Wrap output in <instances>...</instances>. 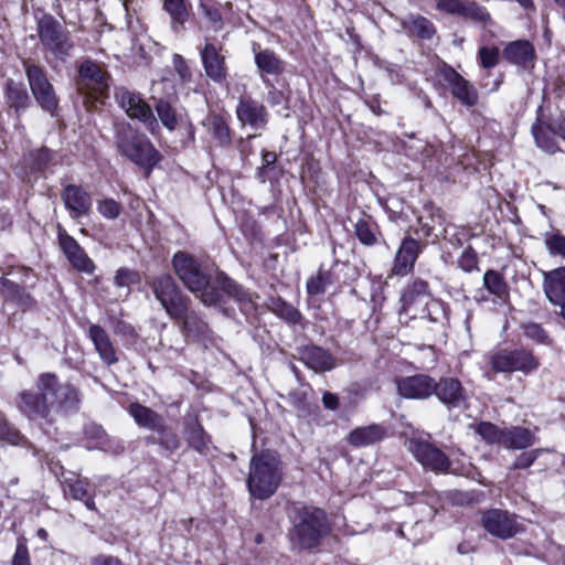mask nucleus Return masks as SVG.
Returning a JSON list of instances; mask_svg holds the SVG:
<instances>
[{
    "instance_id": "c756f323",
    "label": "nucleus",
    "mask_w": 565,
    "mask_h": 565,
    "mask_svg": "<svg viewBox=\"0 0 565 565\" xmlns=\"http://www.w3.org/2000/svg\"><path fill=\"white\" fill-rule=\"evenodd\" d=\"M221 7L216 0H199V19L211 31L217 32L223 26Z\"/></svg>"
},
{
    "instance_id": "13d9d810",
    "label": "nucleus",
    "mask_w": 565,
    "mask_h": 565,
    "mask_svg": "<svg viewBox=\"0 0 565 565\" xmlns=\"http://www.w3.org/2000/svg\"><path fill=\"white\" fill-rule=\"evenodd\" d=\"M173 65L183 83L191 81V71L181 55H173Z\"/></svg>"
},
{
    "instance_id": "603ef678",
    "label": "nucleus",
    "mask_w": 565,
    "mask_h": 565,
    "mask_svg": "<svg viewBox=\"0 0 565 565\" xmlns=\"http://www.w3.org/2000/svg\"><path fill=\"white\" fill-rule=\"evenodd\" d=\"M466 0H436V8L450 14L461 17Z\"/></svg>"
},
{
    "instance_id": "4d7b16f0",
    "label": "nucleus",
    "mask_w": 565,
    "mask_h": 565,
    "mask_svg": "<svg viewBox=\"0 0 565 565\" xmlns=\"http://www.w3.org/2000/svg\"><path fill=\"white\" fill-rule=\"evenodd\" d=\"M0 439L7 440L12 445H19L23 437L19 431L11 429L6 423L0 420Z\"/></svg>"
},
{
    "instance_id": "7c9ffc66",
    "label": "nucleus",
    "mask_w": 565,
    "mask_h": 565,
    "mask_svg": "<svg viewBox=\"0 0 565 565\" xmlns=\"http://www.w3.org/2000/svg\"><path fill=\"white\" fill-rule=\"evenodd\" d=\"M128 412L138 426L151 431H154L164 422L160 414L139 403H131Z\"/></svg>"
},
{
    "instance_id": "ea45409f",
    "label": "nucleus",
    "mask_w": 565,
    "mask_h": 565,
    "mask_svg": "<svg viewBox=\"0 0 565 565\" xmlns=\"http://www.w3.org/2000/svg\"><path fill=\"white\" fill-rule=\"evenodd\" d=\"M255 62L259 70L268 74H279L282 71L280 60L269 50L256 52Z\"/></svg>"
},
{
    "instance_id": "cd10ccee",
    "label": "nucleus",
    "mask_w": 565,
    "mask_h": 565,
    "mask_svg": "<svg viewBox=\"0 0 565 565\" xmlns=\"http://www.w3.org/2000/svg\"><path fill=\"white\" fill-rule=\"evenodd\" d=\"M202 61L206 75L214 82L221 83L226 77L224 57L212 44H206L202 51Z\"/></svg>"
},
{
    "instance_id": "6e6552de",
    "label": "nucleus",
    "mask_w": 565,
    "mask_h": 565,
    "mask_svg": "<svg viewBox=\"0 0 565 565\" xmlns=\"http://www.w3.org/2000/svg\"><path fill=\"white\" fill-rule=\"evenodd\" d=\"M76 87L84 97L103 98L108 95L110 76L103 65L85 60L78 66Z\"/></svg>"
},
{
    "instance_id": "3c124183",
    "label": "nucleus",
    "mask_w": 565,
    "mask_h": 565,
    "mask_svg": "<svg viewBox=\"0 0 565 565\" xmlns=\"http://www.w3.org/2000/svg\"><path fill=\"white\" fill-rule=\"evenodd\" d=\"M408 30L414 35H430L435 32L434 25L431 22L420 15L411 17L408 21Z\"/></svg>"
},
{
    "instance_id": "69168bd1",
    "label": "nucleus",
    "mask_w": 565,
    "mask_h": 565,
    "mask_svg": "<svg viewBox=\"0 0 565 565\" xmlns=\"http://www.w3.org/2000/svg\"><path fill=\"white\" fill-rule=\"evenodd\" d=\"M285 95L281 90L276 89L273 85L267 94V102L271 106L281 105L285 102Z\"/></svg>"
},
{
    "instance_id": "dca6fc26",
    "label": "nucleus",
    "mask_w": 565,
    "mask_h": 565,
    "mask_svg": "<svg viewBox=\"0 0 565 565\" xmlns=\"http://www.w3.org/2000/svg\"><path fill=\"white\" fill-rule=\"evenodd\" d=\"M58 245L75 269L85 274L94 273V262L87 256L77 241L65 231L58 232Z\"/></svg>"
},
{
    "instance_id": "39448f33",
    "label": "nucleus",
    "mask_w": 565,
    "mask_h": 565,
    "mask_svg": "<svg viewBox=\"0 0 565 565\" xmlns=\"http://www.w3.org/2000/svg\"><path fill=\"white\" fill-rule=\"evenodd\" d=\"M115 146L122 157L145 170H151L160 160L150 139L127 124L116 127Z\"/></svg>"
},
{
    "instance_id": "393cba45",
    "label": "nucleus",
    "mask_w": 565,
    "mask_h": 565,
    "mask_svg": "<svg viewBox=\"0 0 565 565\" xmlns=\"http://www.w3.org/2000/svg\"><path fill=\"white\" fill-rule=\"evenodd\" d=\"M88 337L104 363L111 365L118 361L114 344L108 333L100 326L92 324L88 329Z\"/></svg>"
},
{
    "instance_id": "473e14b6",
    "label": "nucleus",
    "mask_w": 565,
    "mask_h": 565,
    "mask_svg": "<svg viewBox=\"0 0 565 565\" xmlns=\"http://www.w3.org/2000/svg\"><path fill=\"white\" fill-rule=\"evenodd\" d=\"M175 320L182 321L183 330L189 338L201 341L210 337L211 331L207 323L203 321L196 313L191 312L189 310V305L186 306L185 315L181 317V319Z\"/></svg>"
},
{
    "instance_id": "5fc2aeb1",
    "label": "nucleus",
    "mask_w": 565,
    "mask_h": 565,
    "mask_svg": "<svg viewBox=\"0 0 565 565\" xmlns=\"http://www.w3.org/2000/svg\"><path fill=\"white\" fill-rule=\"evenodd\" d=\"M33 167L38 170L43 169L52 160V152L47 148H41L30 153Z\"/></svg>"
},
{
    "instance_id": "7ed1b4c3",
    "label": "nucleus",
    "mask_w": 565,
    "mask_h": 565,
    "mask_svg": "<svg viewBox=\"0 0 565 565\" xmlns=\"http://www.w3.org/2000/svg\"><path fill=\"white\" fill-rule=\"evenodd\" d=\"M401 303V310L412 318L418 317L441 327L448 320L446 305L431 297L428 282L422 278H415L404 287Z\"/></svg>"
},
{
    "instance_id": "5701e85b",
    "label": "nucleus",
    "mask_w": 565,
    "mask_h": 565,
    "mask_svg": "<svg viewBox=\"0 0 565 565\" xmlns=\"http://www.w3.org/2000/svg\"><path fill=\"white\" fill-rule=\"evenodd\" d=\"M4 103L17 114L31 105L30 95L22 81L8 78L3 87Z\"/></svg>"
},
{
    "instance_id": "37998d69",
    "label": "nucleus",
    "mask_w": 565,
    "mask_h": 565,
    "mask_svg": "<svg viewBox=\"0 0 565 565\" xmlns=\"http://www.w3.org/2000/svg\"><path fill=\"white\" fill-rule=\"evenodd\" d=\"M163 8L172 18L174 32H179L175 24H183L189 15L184 0H164Z\"/></svg>"
},
{
    "instance_id": "052dcab7",
    "label": "nucleus",
    "mask_w": 565,
    "mask_h": 565,
    "mask_svg": "<svg viewBox=\"0 0 565 565\" xmlns=\"http://www.w3.org/2000/svg\"><path fill=\"white\" fill-rule=\"evenodd\" d=\"M537 457V450L522 452L513 463V469H525L530 467Z\"/></svg>"
},
{
    "instance_id": "4468645a",
    "label": "nucleus",
    "mask_w": 565,
    "mask_h": 565,
    "mask_svg": "<svg viewBox=\"0 0 565 565\" xmlns=\"http://www.w3.org/2000/svg\"><path fill=\"white\" fill-rule=\"evenodd\" d=\"M425 247V241L405 235L394 257L393 274L397 276L408 275L414 269L416 260Z\"/></svg>"
},
{
    "instance_id": "0eeeda50",
    "label": "nucleus",
    "mask_w": 565,
    "mask_h": 565,
    "mask_svg": "<svg viewBox=\"0 0 565 565\" xmlns=\"http://www.w3.org/2000/svg\"><path fill=\"white\" fill-rule=\"evenodd\" d=\"M148 284L156 299L171 319H181L185 315L189 299L182 294L171 275L161 274L153 277Z\"/></svg>"
},
{
    "instance_id": "09e8293b",
    "label": "nucleus",
    "mask_w": 565,
    "mask_h": 565,
    "mask_svg": "<svg viewBox=\"0 0 565 565\" xmlns=\"http://www.w3.org/2000/svg\"><path fill=\"white\" fill-rule=\"evenodd\" d=\"M532 134L534 136L536 145L548 153H554L557 149L556 142L550 134L542 129L540 126L534 125L532 127Z\"/></svg>"
},
{
    "instance_id": "a878e982",
    "label": "nucleus",
    "mask_w": 565,
    "mask_h": 565,
    "mask_svg": "<svg viewBox=\"0 0 565 565\" xmlns=\"http://www.w3.org/2000/svg\"><path fill=\"white\" fill-rule=\"evenodd\" d=\"M444 218L439 209L429 205L425 206L424 214L418 216L417 225L412 228L414 234L422 241H425L435 234L438 226H443Z\"/></svg>"
},
{
    "instance_id": "b1692460",
    "label": "nucleus",
    "mask_w": 565,
    "mask_h": 565,
    "mask_svg": "<svg viewBox=\"0 0 565 565\" xmlns=\"http://www.w3.org/2000/svg\"><path fill=\"white\" fill-rule=\"evenodd\" d=\"M300 360L316 372H326L334 367L333 356L317 345H307L299 350Z\"/></svg>"
},
{
    "instance_id": "e2e57ef3",
    "label": "nucleus",
    "mask_w": 565,
    "mask_h": 565,
    "mask_svg": "<svg viewBox=\"0 0 565 565\" xmlns=\"http://www.w3.org/2000/svg\"><path fill=\"white\" fill-rule=\"evenodd\" d=\"M459 266L465 271H472L477 267L476 255L471 252H463L461 257L459 258Z\"/></svg>"
},
{
    "instance_id": "f03ea898",
    "label": "nucleus",
    "mask_w": 565,
    "mask_h": 565,
    "mask_svg": "<svg viewBox=\"0 0 565 565\" xmlns=\"http://www.w3.org/2000/svg\"><path fill=\"white\" fill-rule=\"evenodd\" d=\"M172 267L183 285L206 306L217 305L226 296L239 303L252 302V296L224 273H217L212 278L202 269L200 263L185 252H177L173 255Z\"/></svg>"
},
{
    "instance_id": "aec40b11",
    "label": "nucleus",
    "mask_w": 565,
    "mask_h": 565,
    "mask_svg": "<svg viewBox=\"0 0 565 565\" xmlns=\"http://www.w3.org/2000/svg\"><path fill=\"white\" fill-rule=\"evenodd\" d=\"M543 289L547 299L561 310L565 305V267L544 273Z\"/></svg>"
},
{
    "instance_id": "9d476101",
    "label": "nucleus",
    "mask_w": 565,
    "mask_h": 565,
    "mask_svg": "<svg viewBox=\"0 0 565 565\" xmlns=\"http://www.w3.org/2000/svg\"><path fill=\"white\" fill-rule=\"evenodd\" d=\"M490 364L493 371L502 373H531L535 371L539 360L524 349L500 350L490 355Z\"/></svg>"
},
{
    "instance_id": "a19ab883",
    "label": "nucleus",
    "mask_w": 565,
    "mask_h": 565,
    "mask_svg": "<svg viewBox=\"0 0 565 565\" xmlns=\"http://www.w3.org/2000/svg\"><path fill=\"white\" fill-rule=\"evenodd\" d=\"M477 433L490 445L504 446L505 429H500L494 424L482 422L478 425Z\"/></svg>"
},
{
    "instance_id": "4c0bfd02",
    "label": "nucleus",
    "mask_w": 565,
    "mask_h": 565,
    "mask_svg": "<svg viewBox=\"0 0 565 565\" xmlns=\"http://www.w3.org/2000/svg\"><path fill=\"white\" fill-rule=\"evenodd\" d=\"M41 41L46 51L61 61L70 55L73 47L68 38H41Z\"/></svg>"
},
{
    "instance_id": "4be33fe9",
    "label": "nucleus",
    "mask_w": 565,
    "mask_h": 565,
    "mask_svg": "<svg viewBox=\"0 0 565 565\" xmlns=\"http://www.w3.org/2000/svg\"><path fill=\"white\" fill-rule=\"evenodd\" d=\"M434 394L448 407H461L466 401L465 388L456 379H443L436 382Z\"/></svg>"
},
{
    "instance_id": "680f3d73",
    "label": "nucleus",
    "mask_w": 565,
    "mask_h": 565,
    "mask_svg": "<svg viewBox=\"0 0 565 565\" xmlns=\"http://www.w3.org/2000/svg\"><path fill=\"white\" fill-rule=\"evenodd\" d=\"M135 273L127 268H120L117 270L115 276V284L118 287H129L135 279Z\"/></svg>"
},
{
    "instance_id": "c9c22d12",
    "label": "nucleus",
    "mask_w": 565,
    "mask_h": 565,
    "mask_svg": "<svg viewBox=\"0 0 565 565\" xmlns=\"http://www.w3.org/2000/svg\"><path fill=\"white\" fill-rule=\"evenodd\" d=\"M65 493L74 500L83 501L88 510H96L95 501L88 493L87 482L81 479L66 480L65 481Z\"/></svg>"
},
{
    "instance_id": "2eb2a0df",
    "label": "nucleus",
    "mask_w": 565,
    "mask_h": 565,
    "mask_svg": "<svg viewBox=\"0 0 565 565\" xmlns=\"http://www.w3.org/2000/svg\"><path fill=\"white\" fill-rule=\"evenodd\" d=\"M397 392L402 397L425 399L434 394L436 381L426 374L399 377L396 380Z\"/></svg>"
},
{
    "instance_id": "0e129e2a",
    "label": "nucleus",
    "mask_w": 565,
    "mask_h": 565,
    "mask_svg": "<svg viewBox=\"0 0 565 565\" xmlns=\"http://www.w3.org/2000/svg\"><path fill=\"white\" fill-rule=\"evenodd\" d=\"M0 292L4 296H14L19 292V287L11 280L0 277Z\"/></svg>"
},
{
    "instance_id": "e433bc0d",
    "label": "nucleus",
    "mask_w": 565,
    "mask_h": 565,
    "mask_svg": "<svg viewBox=\"0 0 565 565\" xmlns=\"http://www.w3.org/2000/svg\"><path fill=\"white\" fill-rule=\"evenodd\" d=\"M354 233L360 243L365 246H373L377 243V226L371 220H359L354 225Z\"/></svg>"
},
{
    "instance_id": "72a5a7b5",
    "label": "nucleus",
    "mask_w": 565,
    "mask_h": 565,
    "mask_svg": "<svg viewBox=\"0 0 565 565\" xmlns=\"http://www.w3.org/2000/svg\"><path fill=\"white\" fill-rule=\"evenodd\" d=\"M535 441V433L525 427L505 428L504 446L509 449H524Z\"/></svg>"
},
{
    "instance_id": "f704fd0d",
    "label": "nucleus",
    "mask_w": 565,
    "mask_h": 565,
    "mask_svg": "<svg viewBox=\"0 0 565 565\" xmlns=\"http://www.w3.org/2000/svg\"><path fill=\"white\" fill-rule=\"evenodd\" d=\"M203 126L206 127L207 131L217 141L218 146L224 147L231 142L230 128L221 116H209L203 121Z\"/></svg>"
},
{
    "instance_id": "a18cd8bd",
    "label": "nucleus",
    "mask_w": 565,
    "mask_h": 565,
    "mask_svg": "<svg viewBox=\"0 0 565 565\" xmlns=\"http://www.w3.org/2000/svg\"><path fill=\"white\" fill-rule=\"evenodd\" d=\"M544 244L550 255L565 258V236L559 232L546 233Z\"/></svg>"
},
{
    "instance_id": "bf43d9fd",
    "label": "nucleus",
    "mask_w": 565,
    "mask_h": 565,
    "mask_svg": "<svg viewBox=\"0 0 565 565\" xmlns=\"http://www.w3.org/2000/svg\"><path fill=\"white\" fill-rule=\"evenodd\" d=\"M524 333L527 338L533 339L537 342H544L546 333L543 328L537 323H527L524 326Z\"/></svg>"
},
{
    "instance_id": "6ab92c4d",
    "label": "nucleus",
    "mask_w": 565,
    "mask_h": 565,
    "mask_svg": "<svg viewBox=\"0 0 565 565\" xmlns=\"http://www.w3.org/2000/svg\"><path fill=\"white\" fill-rule=\"evenodd\" d=\"M236 115L242 124L249 125L256 130L263 129L267 125L266 108L260 103L250 98L239 100L236 107Z\"/></svg>"
},
{
    "instance_id": "774afa93",
    "label": "nucleus",
    "mask_w": 565,
    "mask_h": 565,
    "mask_svg": "<svg viewBox=\"0 0 565 565\" xmlns=\"http://www.w3.org/2000/svg\"><path fill=\"white\" fill-rule=\"evenodd\" d=\"M90 565H122V564L117 557H114L110 555H98L92 559Z\"/></svg>"
},
{
    "instance_id": "9b49d317",
    "label": "nucleus",
    "mask_w": 565,
    "mask_h": 565,
    "mask_svg": "<svg viewBox=\"0 0 565 565\" xmlns=\"http://www.w3.org/2000/svg\"><path fill=\"white\" fill-rule=\"evenodd\" d=\"M407 449L426 469L436 472H446L450 467L448 457L423 437L411 438L407 444Z\"/></svg>"
},
{
    "instance_id": "49530a36",
    "label": "nucleus",
    "mask_w": 565,
    "mask_h": 565,
    "mask_svg": "<svg viewBox=\"0 0 565 565\" xmlns=\"http://www.w3.org/2000/svg\"><path fill=\"white\" fill-rule=\"evenodd\" d=\"M461 17L469 18L481 23H488L491 21L487 9L472 1H466Z\"/></svg>"
},
{
    "instance_id": "f257e3e1",
    "label": "nucleus",
    "mask_w": 565,
    "mask_h": 565,
    "mask_svg": "<svg viewBox=\"0 0 565 565\" xmlns=\"http://www.w3.org/2000/svg\"><path fill=\"white\" fill-rule=\"evenodd\" d=\"M81 394L68 381H61L54 373H42L35 380V391L22 390L15 406L30 420L52 422V413L70 415L79 409Z\"/></svg>"
},
{
    "instance_id": "a211bd4d",
    "label": "nucleus",
    "mask_w": 565,
    "mask_h": 565,
    "mask_svg": "<svg viewBox=\"0 0 565 565\" xmlns=\"http://www.w3.org/2000/svg\"><path fill=\"white\" fill-rule=\"evenodd\" d=\"M444 81L450 87L451 94L461 104L475 106L478 102L477 89L459 73L451 67H446L441 72Z\"/></svg>"
},
{
    "instance_id": "f3484780",
    "label": "nucleus",
    "mask_w": 565,
    "mask_h": 565,
    "mask_svg": "<svg viewBox=\"0 0 565 565\" xmlns=\"http://www.w3.org/2000/svg\"><path fill=\"white\" fill-rule=\"evenodd\" d=\"M61 199L74 220L87 215L92 209V198L87 191L76 184H67L61 192Z\"/></svg>"
},
{
    "instance_id": "6e6d98bb",
    "label": "nucleus",
    "mask_w": 565,
    "mask_h": 565,
    "mask_svg": "<svg viewBox=\"0 0 565 565\" xmlns=\"http://www.w3.org/2000/svg\"><path fill=\"white\" fill-rule=\"evenodd\" d=\"M11 565H31L28 546L21 540L18 541Z\"/></svg>"
},
{
    "instance_id": "58836bf2",
    "label": "nucleus",
    "mask_w": 565,
    "mask_h": 565,
    "mask_svg": "<svg viewBox=\"0 0 565 565\" xmlns=\"http://www.w3.org/2000/svg\"><path fill=\"white\" fill-rule=\"evenodd\" d=\"M483 286L498 298H504L508 295V285L502 275L495 270L490 269L484 273Z\"/></svg>"
},
{
    "instance_id": "de8ad7c7",
    "label": "nucleus",
    "mask_w": 565,
    "mask_h": 565,
    "mask_svg": "<svg viewBox=\"0 0 565 565\" xmlns=\"http://www.w3.org/2000/svg\"><path fill=\"white\" fill-rule=\"evenodd\" d=\"M156 109L162 125L170 130L174 129L177 125V117L171 105L163 99H159L156 103Z\"/></svg>"
},
{
    "instance_id": "bb28decb",
    "label": "nucleus",
    "mask_w": 565,
    "mask_h": 565,
    "mask_svg": "<svg viewBox=\"0 0 565 565\" xmlns=\"http://www.w3.org/2000/svg\"><path fill=\"white\" fill-rule=\"evenodd\" d=\"M504 57L512 64L532 67L535 58V51L527 40L511 42L504 50Z\"/></svg>"
},
{
    "instance_id": "2f4dec72",
    "label": "nucleus",
    "mask_w": 565,
    "mask_h": 565,
    "mask_svg": "<svg viewBox=\"0 0 565 565\" xmlns=\"http://www.w3.org/2000/svg\"><path fill=\"white\" fill-rule=\"evenodd\" d=\"M184 434L190 447L203 454L209 448L210 437L195 417L186 418L184 422Z\"/></svg>"
},
{
    "instance_id": "f8f14e48",
    "label": "nucleus",
    "mask_w": 565,
    "mask_h": 565,
    "mask_svg": "<svg viewBox=\"0 0 565 565\" xmlns=\"http://www.w3.org/2000/svg\"><path fill=\"white\" fill-rule=\"evenodd\" d=\"M481 521L488 533L502 540L510 539L523 530L515 514L501 509L486 511Z\"/></svg>"
},
{
    "instance_id": "79ce46f5",
    "label": "nucleus",
    "mask_w": 565,
    "mask_h": 565,
    "mask_svg": "<svg viewBox=\"0 0 565 565\" xmlns=\"http://www.w3.org/2000/svg\"><path fill=\"white\" fill-rule=\"evenodd\" d=\"M273 312L288 323L296 324L301 320L300 311L292 305L287 303L281 299L274 300L271 303Z\"/></svg>"
},
{
    "instance_id": "8fccbe9b",
    "label": "nucleus",
    "mask_w": 565,
    "mask_h": 565,
    "mask_svg": "<svg viewBox=\"0 0 565 565\" xmlns=\"http://www.w3.org/2000/svg\"><path fill=\"white\" fill-rule=\"evenodd\" d=\"M97 211L107 220H116L122 211L121 205L114 199H103L97 202Z\"/></svg>"
},
{
    "instance_id": "20e7f679",
    "label": "nucleus",
    "mask_w": 565,
    "mask_h": 565,
    "mask_svg": "<svg viewBox=\"0 0 565 565\" xmlns=\"http://www.w3.org/2000/svg\"><path fill=\"white\" fill-rule=\"evenodd\" d=\"M282 479V465L279 456L273 451L255 454L249 462L247 488L257 500L270 498Z\"/></svg>"
},
{
    "instance_id": "c85d7f7f",
    "label": "nucleus",
    "mask_w": 565,
    "mask_h": 565,
    "mask_svg": "<svg viewBox=\"0 0 565 565\" xmlns=\"http://www.w3.org/2000/svg\"><path fill=\"white\" fill-rule=\"evenodd\" d=\"M156 435L146 437L145 441L149 445H159L160 448L168 452H175L181 446V439L175 429L168 426L166 420L154 430Z\"/></svg>"
},
{
    "instance_id": "412c9836",
    "label": "nucleus",
    "mask_w": 565,
    "mask_h": 565,
    "mask_svg": "<svg viewBox=\"0 0 565 565\" xmlns=\"http://www.w3.org/2000/svg\"><path fill=\"white\" fill-rule=\"evenodd\" d=\"M387 435V429L382 424H371L356 427L351 430L347 441L355 448L369 447L382 441Z\"/></svg>"
},
{
    "instance_id": "338daca9",
    "label": "nucleus",
    "mask_w": 565,
    "mask_h": 565,
    "mask_svg": "<svg viewBox=\"0 0 565 565\" xmlns=\"http://www.w3.org/2000/svg\"><path fill=\"white\" fill-rule=\"evenodd\" d=\"M322 404L327 409L335 411L340 405L339 397L333 393L326 392L322 396Z\"/></svg>"
},
{
    "instance_id": "864d4df0",
    "label": "nucleus",
    "mask_w": 565,
    "mask_h": 565,
    "mask_svg": "<svg viewBox=\"0 0 565 565\" xmlns=\"http://www.w3.org/2000/svg\"><path fill=\"white\" fill-rule=\"evenodd\" d=\"M479 58L482 67H494L499 61V50L497 47H481L479 50Z\"/></svg>"
},
{
    "instance_id": "c03bdc74",
    "label": "nucleus",
    "mask_w": 565,
    "mask_h": 565,
    "mask_svg": "<svg viewBox=\"0 0 565 565\" xmlns=\"http://www.w3.org/2000/svg\"><path fill=\"white\" fill-rule=\"evenodd\" d=\"M331 274L328 270L319 269L317 275L307 280V292L310 297L322 295L331 284Z\"/></svg>"
},
{
    "instance_id": "1a4fd4ad",
    "label": "nucleus",
    "mask_w": 565,
    "mask_h": 565,
    "mask_svg": "<svg viewBox=\"0 0 565 565\" xmlns=\"http://www.w3.org/2000/svg\"><path fill=\"white\" fill-rule=\"evenodd\" d=\"M22 63L35 102L42 109L52 114L58 106V98L46 73L42 67L28 60H23Z\"/></svg>"
},
{
    "instance_id": "ddd939ff",
    "label": "nucleus",
    "mask_w": 565,
    "mask_h": 565,
    "mask_svg": "<svg viewBox=\"0 0 565 565\" xmlns=\"http://www.w3.org/2000/svg\"><path fill=\"white\" fill-rule=\"evenodd\" d=\"M115 97L119 106L134 119L143 122L148 128L156 125V118L151 107L145 102L140 94L125 87L116 89Z\"/></svg>"
},
{
    "instance_id": "423d86ee",
    "label": "nucleus",
    "mask_w": 565,
    "mask_h": 565,
    "mask_svg": "<svg viewBox=\"0 0 565 565\" xmlns=\"http://www.w3.org/2000/svg\"><path fill=\"white\" fill-rule=\"evenodd\" d=\"M327 532V516L323 510L315 507L297 508L295 524L290 531V542L294 548L317 547Z\"/></svg>"
}]
</instances>
